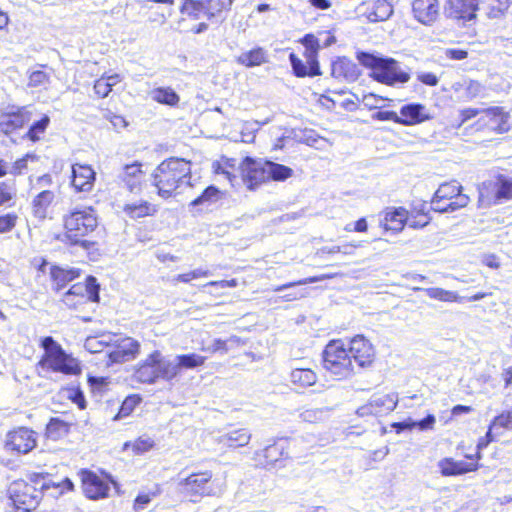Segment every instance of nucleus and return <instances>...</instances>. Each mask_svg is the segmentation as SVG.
Listing matches in <instances>:
<instances>
[{
  "label": "nucleus",
  "instance_id": "f257e3e1",
  "mask_svg": "<svg viewBox=\"0 0 512 512\" xmlns=\"http://www.w3.org/2000/svg\"><path fill=\"white\" fill-rule=\"evenodd\" d=\"M158 195L169 198L183 186H190L191 163L183 158H169L162 161L153 173Z\"/></svg>",
  "mask_w": 512,
  "mask_h": 512
},
{
  "label": "nucleus",
  "instance_id": "f03ea898",
  "mask_svg": "<svg viewBox=\"0 0 512 512\" xmlns=\"http://www.w3.org/2000/svg\"><path fill=\"white\" fill-rule=\"evenodd\" d=\"M50 491L48 478L41 474H35L30 482L22 479L13 481L7 490L8 497L17 510L31 512L35 510L42 497Z\"/></svg>",
  "mask_w": 512,
  "mask_h": 512
},
{
  "label": "nucleus",
  "instance_id": "7ed1b4c3",
  "mask_svg": "<svg viewBox=\"0 0 512 512\" xmlns=\"http://www.w3.org/2000/svg\"><path fill=\"white\" fill-rule=\"evenodd\" d=\"M357 59L360 64L371 69L370 76L379 83L394 86L404 84L410 79V74L393 58L359 52Z\"/></svg>",
  "mask_w": 512,
  "mask_h": 512
},
{
  "label": "nucleus",
  "instance_id": "20e7f679",
  "mask_svg": "<svg viewBox=\"0 0 512 512\" xmlns=\"http://www.w3.org/2000/svg\"><path fill=\"white\" fill-rule=\"evenodd\" d=\"M97 226V216L91 207L76 208L64 217L65 233L61 241L88 249L91 243L83 238Z\"/></svg>",
  "mask_w": 512,
  "mask_h": 512
},
{
  "label": "nucleus",
  "instance_id": "39448f33",
  "mask_svg": "<svg viewBox=\"0 0 512 512\" xmlns=\"http://www.w3.org/2000/svg\"><path fill=\"white\" fill-rule=\"evenodd\" d=\"M41 346L44 349V354L39 361V366L42 369L66 375L81 373L78 361L67 354L51 336L44 337L41 341Z\"/></svg>",
  "mask_w": 512,
  "mask_h": 512
},
{
  "label": "nucleus",
  "instance_id": "423d86ee",
  "mask_svg": "<svg viewBox=\"0 0 512 512\" xmlns=\"http://www.w3.org/2000/svg\"><path fill=\"white\" fill-rule=\"evenodd\" d=\"M323 366L337 380L346 379L354 373L351 356L341 340H332L326 345Z\"/></svg>",
  "mask_w": 512,
  "mask_h": 512
},
{
  "label": "nucleus",
  "instance_id": "0eeeda50",
  "mask_svg": "<svg viewBox=\"0 0 512 512\" xmlns=\"http://www.w3.org/2000/svg\"><path fill=\"white\" fill-rule=\"evenodd\" d=\"M461 190L462 186L456 181L441 184L431 201L432 209L436 212L446 213L466 207L469 197L462 194Z\"/></svg>",
  "mask_w": 512,
  "mask_h": 512
},
{
  "label": "nucleus",
  "instance_id": "6e6552de",
  "mask_svg": "<svg viewBox=\"0 0 512 512\" xmlns=\"http://www.w3.org/2000/svg\"><path fill=\"white\" fill-rule=\"evenodd\" d=\"M211 479L212 473L210 471L193 473L178 482L177 490L191 502L197 503L203 497L212 494Z\"/></svg>",
  "mask_w": 512,
  "mask_h": 512
},
{
  "label": "nucleus",
  "instance_id": "1a4fd4ad",
  "mask_svg": "<svg viewBox=\"0 0 512 512\" xmlns=\"http://www.w3.org/2000/svg\"><path fill=\"white\" fill-rule=\"evenodd\" d=\"M510 119L511 115L504 107L491 106L482 109L481 116L474 123V127L479 131L503 134L511 128Z\"/></svg>",
  "mask_w": 512,
  "mask_h": 512
},
{
  "label": "nucleus",
  "instance_id": "9d476101",
  "mask_svg": "<svg viewBox=\"0 0 512 512\" xmlns=\"http://www.w3.org/2000/svg\"><path fill=\"white\" fill-rule=\"evenodd\" d=\"M232 3L233 0H183L181 12L196 19L201 15L212 19L229 10Z\"/></svg>",
  "mask_w": 512,
  "mask_h": 512
},
{
  "label": "nucleus",
  "instance_id": "9b49d317",
  "mask_svg": "<svg viewBox=\"0 0 512 512\" xmlns=\"http://www.w3.org/2000/svg\"><path fill=\"white\" fill-rule=\"evenodd\" d=\"M37 446V433L27 427H18L7 433L5 448L18 454H27Z\"/></svg>",
  "mask_w": 512,
  "mask_h": 512
},
{
  "label": "nucleus",
  "instance_id": "f8f14e48",
  "mask_svg": "<svg viewBox=\"0 0 512 512\" xmlns=\"http://www.w3.org/2000/svg\"><path fill=\"white\" fill-rule=\"evenodd\" d=\"M31 120V112L27 107L7 105L0 110V131L8 135L27 124Z\"/></svg>",
  "mask_w": 512,
  "mask_h": 512
},
{
  "label": "nucleus",
  "instance_id": "ddd939ff",
  "mask_svg": "<svg viewBox=\"0 0 512 512\" xmlns=\"http://www.w3.org/2000/svg\"><path fill=\"white\" fill-rule=\"evenodd\" d=\"M397 403L398 395L396 393L375 394L368 403L356 410V414L359 417L386 415L396 408Z\"/></svg>",
  "mask_w": 512,
  "mask_h": 512
},
{
  "label": "nucleus",
  "instance_id": "4468645a",
  "mask_svg": "<svg viewBox=\"0 0 512 512\" xmlns=\"http://www.w3.org/2000/svg\"><path fill=\"white\" fill-rule=\"evenodd\" d=\"M242 181L247 189L253 191L268 181L266 162L246 157L241 163Z\"/></svg>",
  "mask_w": 512,
  "mask_h": 512
},
{
  "label": "nucleus",
  "instance_id": "2eb2a0df",
  "mask_svg": "<svg viewBox=\"0 0 512 512\" xmlns=\"http://www.w3.org/2000/svg\"><path fill=\"white\" fill-rule=\"evenodd\" d=\"M140 344L131 337L118 338L107 356L110 363H124L131 361L139 354Z\"/></svg>",
  "mask_w": 512,
  "mask_h": 512
},
{
  "label": "nucleus",
  "instance_id": "dca6fc26",
  "mask_svg": "<svg viewBox=\"0 0 512 512\" xmlns=\"http://www.w3.org/2000/svg\"><path fill=\"white\" fill-rule=\"evenodd\" d=\"M479 0H447L444 14L456 21H470L476 17Z\"/></svg>",
  "mask_w": 512,
  "mask_h": 512
},
{
  "label": "nucleus",
  "instance_id": "f3484780",
  "mask_svg": "<svg viewBox=\"0 0 512 512\" xmlns=\"http://www.w3.org/2000/svg\"><path fill=\"white\" fill-rule=\"evenodd\" d=\"M348 352L351 359L361 368L371 365L374 361V348L369 340L362 335H357L351 339Z\"/></svg>",
  "mask_w": 512,
  "mask_h": 512
},
{
  "label": "nucleus",
  "instance_id": "a211bd4d",
  "mask_svg": "<svg viewBox=\"0 0 512 512\" xmlns=\"http://www.w3.org/2000/svg\"><path fill=\"white\" fill-rule=\"evenodd\" d=\"M81 479L83 491L88 498L99 499L108 495L109 484L94 472L82 470Z\"/></svg>",
  "mask_w": 512,
  "mask_h": 512
},
{
  "label": "nucleus",
  "instance_id": "6ab92c4d",
  "mask_svg": "<svg viewBox=\"0 0 512 512\" xmlns=\"http://www.w3.org/2000/svg\"><path fill=\"white\" fill-rule=\"evenodd\" d=\"M414 18L423 25L430 26L440 14L438 0H414L412 3Z\"/></svg>",
  "mask_w": 512,
  "mask_h": 512
},
{
  "label": "nucleus",
  "instance_id": "aec40b11",
  "mask_svg": "<svg viewBox=\"0 0 512 512\" xmlns=\"http://www.w3.org/2000/svg\"><path fill=\"white\" fill-rule=\"evenodd\" d=\"M159 356V351H153L145 360L139 363L134 371V377L138 382L152 384L159 378L157 369Z\"/></svg>",
  "mask_w": 512,
  "mask_h": 512
},
{
  "label": "nucleus",
  "instance_id": "412c9836",
  "mask_svg": "<svg viewBox=\"0 0 512 512\" xmlns=\"http://www.w3.org/2000/svg\"><path fill=\"white\" fill-rule=\"evenodd\" d=\"M96 173L89 165H72V185L77 191L88 192L94 186Z\"/></svg>",
  "mask_w": 512,
  "mask_h": 512
},
{
  "label": "nucleus",
  "instance_id": "4be33fe9",
  "mask_svg": "<svg viewBox=\"0 0 512 512\" xmlns=\"http://www.w3.org/2000/svg\"><path fill=\"white\" fill-rule=\"evenodd\" d=\"M426 107L420 103H410L400 109V124L412 126L429 120Z\"/></svg>",
  "mask_w": 512,
  "mask_h": 512
},
{
  "label": "nucleus",
  "instance_id": "5701e85b",
  "mask_svg": "<svg viewBox=\"0 0 512 512\" xmlns=\"http://www.w3.org/2000/svg\"><path fill=\"white\" fill-rule=\"evenodd\" d=\"M359 74L357 65L345 57L338 58L331 64V76L335 79L354 82L358 79Z\"/></svg>",
  "mask_w": 512,
  "mask_h": 512
},
{
  "label": "nucleus",
  "instance_id": "b1692460",
  "mask_svg": "<svg viewBox=\"0 0 512 512\" xmlns=\"http://www.w3.org/2000/svg\"><path fill=\"white\" fill-rule=\"evenodd\" d=\"M251 440V433L245 428L231 430L217 438V443L227 448H240L246 446Z\"/></svg>",
  "mask_w": 512,
  "mask_h": 512
},
{
  "label": "nucleus",
  "instance_id": "393cba45",
  "mask_svg": "<svg viewBox=\"0 0 512 512\" xmlns=\"http://www.w3.org/2000/svg\"><path fill=\"white\" fill-rule=\"evenodd\" d=\"M438 466L443 476L462 475L477 470V463L456 461L452 458H444L439 461Z\"/></svg>",
  "mask_w": 512,
  "mask_h": 512
},
{
  "label": "nucleus",
  "instance_id": "a878e982",
  "mask_svg": "<svg viewBox=\"0 0 512 512\" xmlns=\"http://www.w3.org/2000/svg\"><path fill=\"white\" fill-rule=\"evenodd\" d=\"M289 442L285 439H280L276 441L274 444L267 446L263 451V457L265 460L260 462L261 465L273 466L275 465L281 458L289 456Z\"/></svg>",
  "mask_w": 512,
  "mask_h": 512
},
{
  "label": "nucleus",
  "instance_id": "bb28decb",
  "mask_svg": "<svg viewBox=\"0 0 512 512\" xmlns=\"http://www.w3.org/2000/svg\"><path fill=\"white\" fill-rule=\"evenodd\" d=\"M407 221V210L399 207L386 211L384 220L381 222V225L386 231L399 232L403 229Z\"/></svg>",
  "mask_w": 512,
  "mask_h": 512
},
{
  "label": "nucleus",
  "instance_id": "cd10ccee",
  "mask_svg": "<svg viewBox=\"0 0 512 512\" xmlns=\"http://www.w3.org/2000/svg\"><path fill=\"white\" fill-rule=\"evenodd\" d=\"M141 168L142 164L140 162H134L132 164L125 165L122 172L119 174V178L125 182L131 192H134L139 188L143 178V171Z\"/></svg>",
  "mask_w": 512,
  "mask_h": 512
},
{
  "label": "nucleus",
  "instance_id": "c85d7f7f",
  "mask_svg": "<svg viewBox=\"0 0 512 512\" xmlns=\"http://www.w3.org/2000/svg\"><path fill=\"white\" fill-rule=\"evenodd\" d=\"M290 382L298 390L306 389L316 384L317 375L312 369L294 367L290 372Z\"/></svg>",
  "mask_w": 512,
  "mask_h": 512
},
{
  "label": "nucleus",
  "instance_id": "c756f323",
  "mask_svg": "<svg viewBox=\"0 0 512 512\" xmlns=\"http://www.w3.org/2000/svg\"><path fill=\"white\" fill-rule=\"evenodd\" d=\"M54 197V193L50 190L39 192L32 201L33 215L39 220H44L47 217L48 208L53 202Z\"/></svg>",
  "mask_w": 512,
  "mask_h": 512
},
{
  "label": "nucleus",
  "instance_id": "7c9ffc66",
  "mask_svg": "<svg viewBox=\"0 0 512 512\" xmlns=\"http://www.w3.org/2000/svg\"><path fill=\"white\" fill-rule=\"evenodd\" d=\"M302 43L306 47L307 63L311 64V74L320 75L321 72L317 60V51L320 47L318 39L312 34H307L304 36Z\"/></svg>",
  "mask_w": 512,
  "mask_h": 512
},
{
  "label": "nucleus",
  "instance_id": "2f4dec72",
  "mask_svg": "<svg viewBox=\"0 0 512 512\" xmlns=\"http://www.w3.org/2000/svg\"><path fill=\"white\" fill-rule=\"evenodd\" d=\"M151 99L157 103L175 107L180 101V96L171 87H157L149 92Z\"/></svg>",
  "mask_w": 512,
  "mask_h": 512
},
{
  "label": "nucleus",
  "instance_id": "473e14b6",
  "mask_svg": "<svg viewBox=\"0 0 512 512\" xmlns=\"http://www.w3.org/2000/svg\"><path fill=\"white\" fill-rule=\"evenodd\" d=\"M157 364L159 378H162L166 381H171L180 374L176 356L173 359H168L163 357L160 353Z\"/></svg>",
  "mask_w": 512,
  "mask_h": 512
},
{
  "label": "nucleus",
  "instance_id": "72a5a7b5",
  "mask_svg": "<svg viewBox=\"0 0 512 512\" xmlns=\"http://www.w3.org/2000/svg\"><path fill=\"white\" fill-rule=\"evenodd\" d=\"M267 61V53L261 47H257L250 51L243 52L236 58V62L238 64L246 67L260 66L261 64L266 63Z\"/></svg>",
  "mask_w": 512,
  "mask_h": 512
},
{
  "label": "nucleus",
  "instance_id": "f704fd0d",
  "mask_svg": "<svg viewBox=\"0 0 512 512\" xmlns=\"http://www.w3.org/2000/svg\"><path fill=\"white\" fill-rule=\"evenodd\" d=\"M393 13V7L387 0H376L367 12L370 22L387 20Z\"/></svg>",
  "mask_w": 512,
  "mask_h": 512
},
{
  "label": "nucleus",
  "instance_id": "c9c22d12",
  "mask_svg": "<svg viewBox=\"0 0 512 512\" xmlns=\"http://www.w3.org/2000/svg\"><path fill=\"white\" fill-rule=\"evenodd\" d=\"M268 181L283 182L294 174L293 169L283 164L265 160Z\"/></svg>",
  "mask_w": 512,
  "mask_h": 512
},
{
  "label": "nucleus",
  "instance_id": "e433bc0d",
  "mask_svg": "<svg viewBox=\"0 0 512 512\" xmlns=\"http://www.w3.org/2000/svg\"><path fill=\"white\" fill-rule=\"evenodd\" d=\"M44 65H39L37 69H31L28 73L27 86L30 88L46 87L50 83L51 74L44 70Z\"/></svg>",
  "mask_w": 512,
  "mask_h": 512
},
{
  "label": "nucleus",
  "instance_id": "4c0bfd02",
  "mask_svg": "<svg viewBox=\"0 0 512 512\" xmlns=\"http://www.w3.org/2000/svg\"><path fill=\"white\" fill-rule=\"evenodd\" d=\"M416 290L424 291L429 298L443 302H461L463 299L454 291H449L438 287H431L425 289L416 288Z\"/></svg>",
  "mask_w": 512,
  "mask_h": 512
},
{
  "label": "nucleus",
  "instance_id": "58836bf2",
  "mask_svg": "<svg viewBox=\"0 0 512 512\" xmlns=\"http://www.w3.org/2000/svg\"><path fill=\"white\" fill-rule=\"evenodd\" d=\"M180 372L184 369H195L206 362V357L197 353L176 355Z\"/></svg>",
  "mask_w": 512,
  "mask_h": 512
},
{
  "label": "nucleus",
  "instance_id": "ea45409f",
  "mask_svg": "<svg viewBox=\"0 0 512 512\" xmlns=\"http://www.w3.org/2000/svg\"><path fill=\"white\" fill-rule=\"evenodd\" d=\"M123 211L132 219L142 218L151 215L154 212L152 205L147 201L140 203H129L123 208Z\"/></svg>",
  "mask_w": 512,
  "mask_h": 512
},
{
  "label": "nucleus",
  "instance_id": "a19ab883",
  "mask_svg": "<svg viewBox=\"0 0 512 512\" xmlns=\"http://www.w3.org/2000/svg\"><path fill=\"white\" fill-rule=\"evenodd\" d=\"M69 432V424L59 418H51L46 425V435L48 438L57 440Z\"/></svg>",
  "mask_w": 512,
  "mask_h": 512
},
{
  "label": "nucleus",
  "instance_id": "79ce46f5",
  "mask_svg": "<svg viewBox=\"0 0 512 512\" xmlns=\"http://www.w3.org/2000/svg\"><path fill=\"white\" fill-rule=\"evenodd\" d=\"M221 197V192L220 190L211 185V186H208L200 196H198L197 198H195L191 203L190 205L191 206H200V205H205V206H209L213 203H216Z\"/></svg>",
  "mask_w": 512,
  "mask_h": 512
},
{
  "label": "nucleus",
  "instance_id": "37998d69",
  "mask_svg": "<svg viewBox=\"0 0 512 512\" xmlns=\"http://www.w3.org/2000/svg\"><path fill=\"white\" fill-rule=\"evenodd\" d=\"M51 276L57 285V289L63 287L67 282L74 280L78 276L75 270H65L59 267L51 269Z\"/></svg>",
  "mask_w": 512,
  "mask_h": 512
},
{
  "label": "nucleus",
  "instance_id": "c03bdc74",
  "mask_svg": "<svg viewBox=\"0 0 512 512\" xmlns=\"http://www.w3.org/2000/svg\"><path fill=\"white\" fill-rule=\"evenodd\" d=\"M39 160V157L34 153H27L22 158L16 160L12 165H10L9 172L12 175H21L24 174L28 170L29 163H35Z\"/></svg>",
  "mask_w": 512,
  "mask_h": 512
},
{
  "label": "nucleus",
  "instance_id": "a18cd8bd",
  "mask_svg": "<svg viewBox=\"0 0 512 512\" xmlns=\"http://www.w3.org/2000/svg\"><path fill=\"white\" fill-rule=\"evenodd\" d=\"M463 98L467 101L472 100L476 97H483L485 87L478 81L469 80L465 81L464 84Z\"/></svg>",
  "mask_w": 512,
  "mask_h": 512
},
{
  "label": "nucleus",
  "instance_id": "49530a36",
  "mask_svg": "<svg viewBox=\"0 0 512 512\" xmlns=\"http://www.w3.org/2000/svg\"><path fill=\"white\" fill-rule=\"evenodd\" d=\"M269 122V119H266L263 122L259 121H252V122H245L243 124L241 134H242V141L246 143H251L255 139V132L260 129L261 126L267 124Z\"/></svg>",
  "mask_w": 512,
  "mask_h": 512
},
{
  "label": "nucleus",
  "instance_id": "de8ad7c7",
  "mask_svg": "<svg viewBox=\"0 0 512 512\" xmlns=\"http://www.w3.org/2000/svg\"><path fill=\"white\" fill-rule=\"evenodd\" d=\"M289 61L292 66L293 72L297 77L314 76L311 74V64L307 63L306 65L294 53H291L289 55Z\"/></svg>",
  "mask_w": 512,
  "mask_h": 512
},
{
  "label": "nucleus",
  "instance_id": "09e8293b",
  "mask_svg": "<svg viewBox=\"0 0 512 512\" xmlns=\"http://www.w3.org/2000/svg\"><path fill=\"white\" fill-rule=\"evenodd\" d=\"M50 122V118L47 115H44L39 121L34 122L29 130L26 133V137L31 141H37L39 139V134L44 133L46 128L48 127Z\"/></svg>",
  "mask_w": 512,
  "mask_h": 512
},
{
  "label": "nucleus",
  "instance_id": "8fccbe9b",
  "mask_svg": "<svg viewBox=\"0 0 512 512\" xmlns=\"http://www.w3.org/2000/svg\"><path fill=\"white\" fill-rule=\"evenodd\" d=\"M141 398L137 395L128 396L122 403L119 413L116 418H122L130 415L133 410L139 405Z\"/></svg>",
  "mask_w": 512,
  "mask_h": 512
},
{
  "label": "nucleus",
  "instance_id": "3c124183",
  "mask_svg": "<svg viewBox=\"0 0 512 512\" xmlns=\"http://www.w3.org/2000/svg\"><path fill=\"white\" fill-rule=\"evenodd\" d=\"M495 197L497 200L512 199V180L501 179L496 184Z\"/></svg>",
  "mask_w": 512,
  "mask_h": 512
},
{
  "label": "nucleus",
  "instance_id": "603ef678",
  "mask_svg": "<svg viewBox=\"0 0 512 512\" xmlns=\"http://www.w3.org/2000/svg\"><path fill=\"white\" fill-rule=\"evenodd\" d=\"M48 482L50 483V491L47 494L51 497H58L63 494L65 490H72L74 487L73 482L68 478L64 479L60 483L52 482L49 479Z\"/></svg>",
  "mask_w": 512,
  "mask_h": 512
},
{
  "label": "nucleus",
  "instance_id": "864d4df0",
  "mask_svg": "<svg viewBox=\"0 0 512 512\" xmlns=\"http://www.w3.org/2000/svg\"><path fill=\"white\" fill-rule=\"evenodd\" d=\"M202 352H208L211 354L221 352L222 354H226L229 351L228 341H224L220 338H216L212 341V343L208 346L202 345L200 348Z\"/></svg>",
  "mask_w": 512,
  "mask_h": 512
},
{
  "label": "nucleus",
  "instance_id": "5fc2aeb1",
  "mask_svg": "<svg viewBox=\"0 0 512 512\" xmlns=\"http://www.w3.org/2000/svg\"><path fill=\"white\" fill-rule=\"evenodd\" d=\"M436 423V418L432 414H428L424 419L419 421L410 420L409 429L418 428L421 431L432 430Z\"/></svg>",
  "mask_w": 512,
  "mask_h": 512
},
{
  "label": "nucleus",
  "instance_id": "6e6d98bb",
  "mask_svg": "<svg viewBox=\"0 0 512 512\" xmlns=\"http://www.w3.org/2000/svg\"><path fill=\"white\" fill-rule=\"evenodd\" d=\"M17 219L15 213L0 215V233L10 232L16 226Z\"/></svg>",
  "mask_w": 512,
  "mask_h": 512
},
{
  "label": "nucleus",
  "instance_id": "4d7b16f0",
  "mask_svg": "<svg viewBox=\"0 0 512 512\" xmlns=\"http://www.w3.org/2000/svg\"><path fill=\"white\" fill-rule=\"evenodd\" d=\"M84 291H86L89 296L88 298L91 301H98L99 299V285L97 280L93 276H88L86 279V285L84 286Z\"/></svg>",
  "mask_w": 512,
  "mask_h": 512
},
{
  "label": "nucleus",
  "instance_id": "13d9d810",
  "mask_svg": "<svg viewBox=\"0 0 512 512\" xmlns=\"http://www.w3.org/2000/svg\"><path fill=\"white\" fill-rule=\"evenodd\" d=\"M326 278H329V276L328 275H322V276H318V277H309V278H306V279H303V280H299L297 282H290V283H287V284L276 286V287L273 288V290L276 291V292H279V291H283L285 289L291 288V287H293L295 285H303V284H308V283H315V282H318V281L326 279Z\"/></svg>",
  "mask_w": 512,
  "mask_h": 512
},
{
  "label": "nucleus",
  "instance_id": "bf43d9fd",
  "mask_svg": "<svg viewBox=\"0 0 512 512\" xmlns=\"http://www.w3.org/2000/svg\"><path fill=\"white\" fill-rule=\"evenodd\" d=\"M94 91L101 98L107 97L109 93L112 91L109 82L105 80V76H102L101 78L95 81Z\"/></svg>",
  "mask_w": 512,
  "mask_h": 512
},
{
  "label": "nucleus",
  "instance_id": "052dcab7",
  "mask_svg": "<svg viewBox=\"0 0 512 512\" xmlns=\"http://www.w3.org/2000/svg\"><path fill=\"white\" fill-rule=\"evenodd\" d=\"M154 445V441L150 438H139L133 444L132 448L136 454H142L149 451Z\"/></svg>",
  "mask_w": 512,
  "mask_h": 512
},
{
  "label": "nucleus",
  "instance_id": "680f3d73",
  "mask_svg": "<svg viewBox=\"0 0 512 512\" xmlns=\"http://www.w3.org/2000/svg\"><path fill=\"white\" fill-rule=\"evenodd\" d=\"M15 195V189L12 185L5 182L0 184V206L9 202Z\"/></svg>",
  "mask_w": 512,
  "mask_h": 512
},
{
  "label": "nucleus",
  "instance_id": "e2e57ef3",
  "mask_svg": "<svg viewBox=\"0 0 512 512\" xmlns=\"http://www.w3.org/2000/svg\"><path fill=\"white\" fill-rule=\"evenodd\" d=\"M492 426H500L506 429L512 428V411L496 416L492 422Z\"/></svg>",
  "mask_w": 512,
  "mask_h": 512
},
{
  "label": "nucleus",
  "instance_id": "0e129e2a",
  "mask_svg": "<svg viewBox=\"0 0 512 512\" xmlns=\"http://www.w3.org/2000/svg\"><path fill=\"white\" fill-rule=\"evenodd\" d=\"M103 117L106 120H108L113 125V127L116 129L123 128L127 124L125 119L122 116L116 115L109 110L105 111V113L103 114Z\"/></svg>",
  "mask_w": 512,
  "mask_h": 512
},
{
  "label": "nucleus",
  "instance_id": "69168bd1",
  "mask_svg": "<svg viewBox=\"0 0 512 512\" xmlns=\"http://www.w3.org/2000/svg\"><path fill=\"white\" fill-rule=\"evenodd\" d=\"M374 119L380 120V121H393L395 123L400 124V116L394 112V111H378L373 115Z\"/></svg>",
  "mask_w": 512,
  "mask_h": 512
},
{
  "label": "nucleus",
  "instance_id": "338daca9",
  "mask_svg": "<svg viewBox=\"0 0 512 512\" xmlns=\"http://www.w3.org/2000/svg\"><path fill=\"white\" fill-rule=\"evenodd\" d=\"M482 109L477 108H466L460 111V126L467 122L468 120L480 115L481 116Z\"/></svg>",
  "mask_w": 512,
  "mask_h": 512
},
{
  "label": "nucleus",
  "instance_id": "774afa93",
  "mask_svg": "<svg viewBox=\"0 0 512 512\" xmlns=\"http://www.w3.org/2000/svg\"><path fill=\"white\" fill-rule=\"evenodd\" d=\"M417 79L428 86H436L439 81L438 77L431 72L420 73L417 75Z\"/></svg>",
  "mask_w": 512,
  "mask_h": 512
}]
</instances>
